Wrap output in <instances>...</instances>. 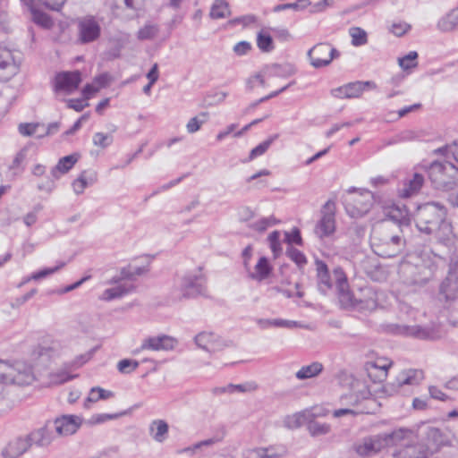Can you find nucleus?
<instances>
[{"label": "nucleus", "mask_w": 458, "mask_h": 458, "mask_svg": "<svg viewBox=\"0 0 458 458\" xmlns=\"http://www.w3.org/2000/svg\"><path fill=\"white\" fill-rule=\"evenodd\" d=\"M139 364L137 360L123 359L118 362L117 369L123 374H129L134 371L139 367Z\"/></svg>", "instance_id": "6e6d98bb"}, {"label": "nucleus", "mask_w": 458, "mask_h": 458, "mask_svg": "<svg viewBox=\"0 0 458 458\" xmlns=\"http://www.w3.org/2000/svg\"><path fill=\"white\" fill-rule=\"evenodd\" d=\"M38 127V123H21L19 132L23 136H31L36 132Z\"/></svg>", "instance_id": "69168bd1"}, {"label": "nucleus", "mask_w": 458, "mask_h": 458, "mask_svg": "<svg viewBox=\"0 0 458 458\" xmlns=\"http://www.w3.org/2000/svg\"><path fill=\"white\" fill-rule=\"evenodd\" d=\"M333 274L335 279L339 303L342 308L373 310L376 307V302L372 300L362 301L354 298L352 293L349 290L346 275L341 267L335 268Z\"/></svg>", "instance_id": "39448f33"}, {"label": "nucleus", "mask_w": 458, "mask_h": 458, "mask_svg": "<svg viewBox=\"0 0 458 458\" xmlns=\"http://www.w3.org/2000/svg\"><path fill=\"white\" fill-rule=\"evenodd\" d=\"M287 257L293 261L299 267H303L307 264V259L304 253L293 246L286 250Z\"/></svg>", "instance_id": "8fccbe9b"}, {"label": "nucleus", "mask_w": 458, "mask_h": 458, "mask_svg": "<svg viewBox=\"0 0 458 458\" xmlns=\"http://www.w3.org/2000/svg\"><path fill=\"white\" fill-rule=\"evenodd\" d=\"M230 14L229 4L225 0H214L209 13L212 19H223Z\"/></svg>", "instance_id": "2f4dec72"}, {"label": "nucleus", "mask_w": 458, "mask_h": 458, "mask_svg": "<svg viewBox=\"0 0 458 458\" xmlns=\"http://www.w3.org/2000/svg\"><path fill=\"white\" fill-rule=\"evenodd\" d=\"M311 5L310 0H297L295 3H287L277 4L273 8L274 13H279L284 10L293 9L294 11H302Z\"/></svg>", "instance_id": "79ce46f5"}, {"label": "nucleus", "mask_w": 458, "mask_h": 458, "mask_svg": "<svg viewBox=\"0 0 458 458\" xmlns=\"http://www.w3.org/2000/svg\"><path fill=\"white\" fill-rule=\"evenodd\" d=\"M81 82V72H63L55 76V89L56 91L62 90L67 93H71L78 89Z\"/></svg>", "instance_id": "f3484780"}, {"label": "nucleus", "mask_w": 458, "mask_h": 458, "mask_svg": "<svg viewBox=\"0 0 458 458\" xmlns=\"http://www.w3.org/2000/svg\"><path fill=\"white\" fill-rule=\"evenodd\" d=\"M369 396L370 392L368 389L364 388L359 392L342 395L341 400H348L347 403L355 406L358 405L361 400L369 399Z\"/></svg>", "instance_id": "c03bdc74"}, {"label": "nucleus", "mask_w": 458, "mask_h": 458, "mask_svg": "<svg viewBox=\"0 0 458 458\" xmlns=\"http://www.w3.org/2000/svg\"><path fill=\"white\" fill-rule=\"evenodd\" d=\"M158 27L153 24L145 25L138 31V38L140 40L152 39L158 34Z\"/></svg>", "instance_id": "603ef678"}, {"label": "nucleus", "mask_w": 458, "mask_h": 458, "mask_svg": "<svg viewBox=\"0 0 458 458\" xmlns=\"http://www.w3.org/2000/svg\"><path fill=\"white\" fill-rule=\"evenodd\" d=\"M207 279L204 274L201 273L200 268L198 272H188L182 278L179 285V290L182 293V298L194 299L199 296H206L207 293Z\"/></svg>", "instance_id": "0eeeda50"}, {"label": "nucleus", "mask_w": 458, "mask_h": 458, "mask_svg": "<svg viewBox=\"0 0 458 458\" xmlns=\"http://www.w3.org/2000/svg\"><path fill=\"white\" fill-rule=\"evenodd\" d=\"M55 430L52 422L47 421L43 427L31 431L29 435L30 445L45 447L51 444L55 438Z\"/></svg>", "instance_id": "6ab92c4d"}, {"label": "nucleus", "mask_w": 458, "mask_h": 458, "mask_svg": "<svg viewBox=\"0 0 458 458\" xmlns=\"http://www.w3.org/2000/svg\"><path fill=\"white\" fill-rule=\"evenodd\" d=\"M323 369V366L319 362H313L310 365L303 366L299 369L295 376L300 380L314 377L318 376Z\"/></svg>", "instance_id": "473e14b6"}, {"label": "nucleus", "mask_w": 458, "mask_h": 458, "mask_svg": "<svg viewBox=\"0 0 458 458\" xmlns=\"http://www.w3.org/2000/svg\"><path fill=\"white\" fill-rule=\"evenodd\" d=\"M216 442V440H215L214 438L203 440L192 445L191 446L182 449V451H180V454L188 456L204 455L205 454L202 453V450L206 447L213 445Z\"/></svg>", "instance_id": "f704fd0d"}, {"label": "nucleus", "mask_w": 458, "mask_h": 458, "mask_svg": "<svg viewBox=\"0 0 458 458\" xmlns=\"http://www.w3.org/2000/svg\"><path fill=\"white\" fill-rule=\"evenodd\" d=\"M308 57L314 68H322L339 57V51L328 43H318L308 51Z\"/></svg>", "instance_id": "9b49d317"}, {"label": "nucleus", "mask_w": 458, "mask_h": 458, "mask_svg": "<svg viewBox=\"0 0 458 458\" xmlns=\"http://www.w3.org/2000/svg\"><path fill=\"white\" fill-rule=\"evenodd\" d=\"M424 375L421 370L407 369L400 372L393 382L384 386V392L388 395L397 394H405L409 392V386H414L420 384Z\"/></svg>", "instance_id": "423d86ee"}, {"label": "nucleus", "mask_w": 458, "mask_h": 458, "mask_svg": "<svg viewBox=\"0 0 458 458\" xmlns=\"http://www.w3.org/2000/svg\"><path fill=\"white\" fill-rule=\"evenodd\" d=\"M257 45L262 52H270L274 49L272 37L264 30L258 33Z\"/></svg>", "instance_id": "a18cd8bd"}, {"label": "nucleus", "mask_w": 458, "mask_h": 458, "mask_svg": "<svg viewBox=\"0 0 458 458\" xmlns=\"http://www.w3.org/2000/svg\"><path fill=\"white\" fill-rule=\"evenodd\" d=\"M427 439L428 441L432 442L436 445V448H438L441 445H445L449 442L446 435L443 433L441 429L434 427L428 428Z\"/></svg>", "instance_id": "c9c22d12"}, {"label": "nucleus", "mask_w": 458, "mask_h": 458, "mask_svg": "<svg viewBox=\"0 0 458 458\" xmlns=\"http://www.w3.org/2000/svg\"><path fill=\"white\" fill-rule=\"evenodd\" d=\"M78 159V154H72L60 158L56 165H55L51 170L52 177L56 180L59 178L60 174H64L69 172L76 164Z\"/></svg>", "instance_id": "a878e982"}, {"label": "nucleus", "mask_w": 458, "mask_h": 458, "mask_svg": "<svg viewBox=\"0 0 458 458\" xmlns=\"http://www.w3.org/2000/svg\"><path fill=\"white\" fill-rule=\"evenodd\" d=\"M445 208L437 202H428L420 206L414 219L419 231L431 234L439 229L445 217Z\"/></svg>", "instance_id": "20e7f679"}, {"label": "nucleus", "mask_w": 458, "mask_h": 458, "mask_svg": "<svg viewBox=\"0 0 458 458\" xmlns=\"http://www.w3.org/2000/svg\"><path fill=\"white\" fill-rule=\"evenodd\" d=\"M310 420H314V416L311 414L310 411L305 410L287 416L284 419V423L286 428L293 429L305 424L308 425V422L310 421Z\"/></svg>", "instance_id": "bb28decb"}, {"label": "nucleus", "mask_w": 458, "mask_h": 458, "mask_svg": "<svg viewBox=\"0 0 458 458\" xmlns=\"http://www.w3.org/2000/svg\"><path fill=\"white\" fill-rule=\"evenodd\" d=\"M350 35L352 37V44L355 47L363 46L368 42L366 31L359 27L351 28Z\"/></svg>", "instance_id": "3c124183"}, {"label": "nucleus", "mask_w": 458, "mask_h": 458, "mask_svg": "<svg viewBox=\"0 0 458 458\" xmlns=\"http://www.w3.org/2000/svg\"><path fill=\"white\" fill-rule=\"evenodd\" d=\"M227 388L230 389V393H233L234 391H239V392H250V391H255L258 386L256 384L254 383H250V384H247V385H233V384H229L227 386Z\"/></svg>", "instance_id": "0e129e2a"}, {"label": "nucleus", "mask_w": 458, "mask_h": 458, "mask_svg": "<svg viewBox=\"0 0 458 458\" xmlns=\"http://www.w3.org/2000/svg\"><path fill=\"white\" fill-rule=\"evenodd\" d=\"M373 204V195L369 191H349V196L344 199V208L352 217H360L366 215Z\"/></svg>", "instance_id": "6e6552de"}, {"label": "nucleus", "mask_w": 458, "mask_h": 458, "mask_svg": "<svg viewBox=\"0 0 458 458\" xmlns=\"http://www.w3.org/2000/svg\"><path fill=\"white\" fill-rule=\"evenodd\" d=\"M410 30L411 25L406 22L393 23L390 28V31L397 37L403 36Z\"/></svg>", "instance_id": "e2e57ef3"}, {"label": "nucleus", "mask_w": 458, "mask_h": 458, "mask_svg": "<svg viewBox=\"0 0 458 458\" xmlns=\"http://www.w3.org/2000/svg\"><path fill=\"white\" fill-rule=\"evenodd\" d=\"M294 84V81H292L290 82L288 85L283 87L282 89H280L279 90H276V91H274L272 92L271 94H269L268 96H266L264 98H261L260 99L251 103L248 108L246 109V112L250 111V109H253L255 107H257L260 103L269 99V98H272L274 97H276L278 94H280L281 92H284L286 89H288L291 85Z\"/></svg>", "instance_id": "052dcab7"}, {"label": "nucleus", "mask_w": 458, "mask_h": 458, "mask_svg": "<svg viewBox=\"0 0 458 458\" xmlns=\"http://www.w3.org/2000/svg\"><path fill=\"white\" fill-rule=\"evenodd\" d=\"M394 223L384 222L377 225L371 235V246L373 251L379 257L390 259L398 256L405 247V240L401 233V227L409 225V219L403 217L396 219L394 216Z\"/></svg>", "instance_id": "f257e3e1"}, {"label": "nucleus", "mask_w": 458, "mask_h": 458, "mask_svg": "<svg viewBox=\"0 0 458 458\" xmlns=\"http://www.w3.org/2000/svg\"><path fill=\"white\" fill-rule=\"evenodd\" d=\"M366 87H375L371 81H354L332 89L331 93L338 98H359Z\"/></svg>", "instance_id": "a211bd4d"}, {"label": "nucleus", "mask_w": 458, "mask_h": 458, "mask_svg": "<svg viewBox=\"0 0 458 458\" xmlns=\"http://www.w3.org/2000/svg\"><path fill=\"white\" fill-rule=\"evenodd\" d=\"M65 265H66L65 262L59 261L58 264L55 267H54L44 268L42 270H39L38 272H35V273L31 274L30 275V278H32L35 281L43 279V278H45V277H47V276H48L57 272L58 270L63 268Z\"/></svg>", "instance_id": "864d4df0"}, {"label": "nucleus", "mask_w": 458, "mask_h": 458, "mask_svg": "<svg viewBox=\"0 0 458 458\" xmlns=\"http://www.w3.org/2000/svg\"><path fill=\"white\" fill-rule=\"evenodd\" d=\"M21 1L28 6H33L36 4H39L50 10L59 11L62 8V6L64 4L66 0H21Z\"/></svg>", "instance_id": "a19ab883"}, {"label": "nucleus", "mask_w": 458, "mask_h": 458, "mask_svg": "<svg viewBox=\"0 0 458 458\" xmlns=\"http://www.w3.org/2000/svg\"><path fill=\"white\" fill-rule=\"evenodd\" d=\"M317 277L319 291L326 294L327 291L332 288V282L329 273L318 275Z\"/></svg>", "instance_id": "bf43d9fd"}, {"label": "nucleus", "mask_w": 458, "mask_h": 458, "mask_svg": "<svg viewBox=\"0 0 458 458\" xmlns=\"http://www.w3.org/2000/svg\"><path fill=\"white\" fill-rule=\"evenodd\" d=\"M248 272L249 277H250L253 280L261 282L270 276L272 272V267L269 264L267 258L261 257L259 258L258 263L254 267V272H251L250 270Z\"/></svg>", "instance_id": "cd10ccee"}, {"label": "nucleus", "mask_w": 458, "mask_h": 458, "mask_svg": "<svg viewBox=\"0 0 458 458\" xmlns=\"http://www.w3.org/2000/svg\"><path fill=\"white\" fill-rule=\"evenodd\" d=\"M250 49L251 45L247 41H241L237 43L233 47L234 53L238 55H246Z\"/></svg>", "instance_id": "774afa93"}, {"label": "nucleus", "mask_w": 458, "mask_h": 458, "mask_svg": "<svg viewBox=\"0 0 458 458\" xmlns=\"http://www.w3.org/2000/svg\"><path fill=\"white\" fill-rule=\"evenodd\" d=\"M428 175L432 186L437 191H450L458 185V168L450 162L431 163Z\"/></svg>", "instance_id": "7ed1b4c3"}, {"label": "nucleus", "mask_w": 458, "mask_h": 458, "mask_svg": "<svg viewBox=\"0 0 458 458\" xmlns=\"http://www.w3.org/2000/svg\"><path fill=\"white\" fill-rule=\"evenodd\" d=\"M134 290L135 286L133 284H119L115 287L106 289L99 296V300L111 301L115 299H120Z\"/></svg>", "instance_id": "393cba45"}, {"label": "nucleus", "mask_w": 458, "mask_h": 458, "mask_svg": "<svg viewBox=\"0 0 458 458\" xmlns=\"http://www.w3.org/2000/svg\"><path fill=\"white\" fill-rule=\"evenodd\" d=\"M279 137L278 134L270 136L267 140L259 144L253 149H251L247 161H251L257 157L263 155L270 147V145Z\"/></svg>", "instance_id": "ea45409f"}, {"label": "nucleus", "mask_w": 458, "mask_h": 458, "mask_svg": "<svg viewBox=\"0 0 458 458\" xmlns=\"http://www.w3.org/2000/svg\"><path fill=\"white\" fill-rule=\"evenodd\" d=\"M178 344V340L171 335H160L144 339L135 352L143 350L151 351H173Z\"/></svg>", "instance_id": "4468645a"}, {"label": "nucleus", "mask_w": 458, "mask_h": 458, "mask_svg": "<svg viewBox=\"0 0 458 458\" xmlns=\"http://www.w3.org/2000/svg\"><path fill=\"white\" fill-rule=\"evenodd\" d=\"M36 379L31 365L25 361L16 360L9 363L0 360V393L2 385H14L19 386L31 385Z\"/></svg>", "instance_id": "f03ea898"}, {"label": "nucleus", "mask_w": 458, "mask_h": 458, "mask_svg": "<svg viewBox=\"0 0 458 458\" xmlns=\"http://www.w3.org/2000/svg\"><path fill=\"white\" fill-rule=\"evenodd\" d=\"M424 182L423 175L414 174L412 179L403 183V187L399 190L400 196L403 198H410L419 192Z\"/></svg>", "instance_id": "c85d7f7f"}, {"label": "nucleus", "mask_w": 458, "mask_h": 458, "mask_svg": "<svg viewBox=\"0 0 458 458\" xmlns=\"http://www.w3.org/2000/svg\"><path fill=\"white\" fill-rule=\"evenodd\" d=\"M113 142V137L103 132H97L93 136V144L102 148H107Z\"/></svg>", "instance_id": "4d7b16f0"}, {"label": "nucleus", "mask_w": 458, "mask_h": 458, "mask_svg": "<svg viewBox=\"0 0 458 458\" xmlns=\"http://www.w3.org/2000/svg\"><path fill=\"white\" fill-rule=\"evenodd\" d=\"M335 231V203L329 199L320 209V218L314 227V233L319 239L331 236Z\"/></svg>", "instance_id": "9d476101"}, {"label": "nucleus", "mask_w": 458, "mask_h": 458, "mask_svg": "<svg viewBox=\"0 0 458 458\" xmlns=\"http://www.w3.org/2000/svg\"><path fill=\"white\" fill-rule=\"evenodd\" d=\"M399 273L403 284L413 287L424 286L432 277L431 270L424 264L403 263L400 267Z\"/></svg>", "instance_id": "1a4fd4ad"}, {"label": "nucleus", "mask_w": 458, "mask_h": 458, "mask_svg": "<svg viewBox=\"0 0 458 458\" xmlns=\"http://www.w3.org/2000/svg\"><path fill=\"white\" fill-rule=\"evenodd\" d=\"M259 324L262 325L263 327L273 326L276 327L293 328L301 327L300 323L297 321L285 320L281 318L259 320Z\"/></svg>", "instance_id": "37998d69"}, {"label": "nucleus", "mask_w": 458, "mask_h": 458, "mask_svg": "<svg viewBox=\"0 0 458 458\" xmlns=\"http://www.w3.org/2000/svg\"><path fill=\"white\" fill-rule=\"evenodd\" d=\"M31 446L28 436L25 437H16L10 441L2 450V455L4 458H18L23 455Z\"/></svg>", "instance_id": "4be33fe9"}, {"label": "nucleus", "mask_w": 458, "mask_h": 458, "mask_svg": "<svg viewBox=\"0 0 458 458\" xmlns=\"http://www.w3.org/2000/svg\"><path fill=\"white\" fill-rule=\"evenodd\" d=\"M307 429L312 437L327 435L331 430V426L327 423H319L314 420L308 422Z\"/></svg>", "instance_id": "58836bf2"}, {"label": "nucleus", "mask_w": 458, "mask_h": 458, "mask_svg": "<svg viewBox=\"0 0 458 458\" xmlns=\"http://www.w3.org/2000/svg\"><path fill=\"white\" fill-rule=\"evenodd\" d=\"M82 423V419L76 415H63L56 418L52 425L55 434L60 437L74 434Z\"/></svg>", "instance_id": "dca6fc26"}, {"label": "nucleus", "mask_w": 458, "mask_h": 458, "mask_svg": "<svg viewBox=\"0 0 458 458\" xmlns=\"http://www.w3.org/2000/svg\"><path fill=\"white\" fill-rule=\"evenodd\" d=\"M381 435L386 447L392 445L409 446L413 443V431L409 428H401L391 433H383Z\"/></svg>", "instance_id": "aec40b11"}, {"label": "nucleus", "mask_w": 458, "mask_h": 458, "mask_svg": "<svg viewBox=\"0 0 458 458\" xmlns=\"http://www.w3.org/2000/svg\"><path fill=\"white\" fill-rule=\"evenodd\" d=\"M194 342L198 347L210 353L220 352L229 345L225 340L209 332H201L198 334L194 337Z\"/></svg>", "instance_id": "2eb2a0df"}, {"label": "nucleus", "mask_w": 458, "mask_h": 458, "mask_svg": "<svg viewBox=\"0 0 458 458\" xmlns=\"http://www.w3.org/2000/svg\"><path fill=\"white\" fill-rule=\"evenodd\" d=\"M387 330L393 334L396 335H413L420 339H429L431 338V333L420 326H403L397 324H391L387 326Z\"/></svg>", "instance_id": "5701e85b"}, {"label": "nucleus", "mask_w": 458, "mask_h": 458, "mask_svg": "<svg viewBox=\"0 0 458 458\" xmlns=\"http://www.w3.org/2000/svg\"><path fill=\"white\" fill-rule=\"evenodd\" d=\"M32 13V20L35 23L49 29L53 25L51 18L45 13L36 10L33 6H30Z\"/></svg>", "instance_id": "09e8293b"}, {"label": "nucleus", "mask_w": 458, "mask_h": 458, "mask_svg": "<svg viewBox=\"0 0 458 458\" xmlns=\"http://www.w3.org/2000/svg\"><path fill=\"white\" fill-rule=\"evenodd\" d=\"M440 294L444 295L446 301L454 300L458 296L457 277L448 274L440 285Z\"/></svg>", "instance_id": "c756f323"}, {"label": "nucleus", "mask_w": 458, "mask_h": 458, "mask_svg": "<svg viewBox=\"0 0 458 458\" xmlns=\"http://www.w3.org/2000/svg\"><path fill=\"white\" fill-rule=\"evenodd\" d=\"M386 448L381 434L362 438L353 445V449L360 456H373Z\"/></svg>", "instance_id": "ddd939ff"}, {"label": "nucleus", "mask_w": 458, "mask_h": 458, "mask_svg": "<svg viewBox=\"0 0 458 458\" xmlns=\"http://www.w3.org/2000/svg\"><path fill=\"white\" fill-rule=\"evenodd\" d=\"M269 73L276 77H290L296 72V69L293 64H272L269 68Z\"/></svg>", "instance_id": "e433bc0d"}, {"label": "nucleus", "mask_w": 458, "mask_h": 458, "mask_svg": "<svg viewBox=\"0 0 458 458\" xmlns=\"http://www.w3.org/2000/svg\"><path fill=\"white\" fill-rule=\"evenodd\" d=\"M69 370H72V369H68L66 367V363H65L63 369H60L56 372L51 373L49 375L51 383L55 384V385H60V384L65 383V382L74 378L76 376L70 375L68 373Z\"/></svg>", "instance_id": "49530a36"}, {"label": "nucleus", "mask_w": 458, "mask_h": 458, "mask_svg": "<svg viewBox=\"0 0 458 458\" xmlns=\"http://www.w3.org/2000/svg\"><path fill=\"white\" fill-rule=\"evenodd\" d=\"M169 426L164 420H155L149 425V435L158 443H163L168 437Z\"/></svg>", "instance_id": "7c9ffc66"}, {"label": "nucleus", "mask_w": 458, "mask_h": 458, "mask_svg": "<svg viewBox=\"0 0 458 458\" xmlns=\"http://www.w3.org/2000/svg\"><path fill=\"white\" fill-rule=\"evenodd\" d=\"M428 392L430 396L433 399L440 400V401H447L450 399L448 395L443 393L437 386H431L428 388Z\"/></svg>", "instance_id": "338daca9"}, {"label": "nucleus", "mask_w": 458, "mask_h": 458, "mask_svg": "<svg viewBox=\"0 0 458 458\" xmlns=\"http://www.w3.org/2000/svg\"><path fill=\"white\" fill-rule=\"evenodd\" d=\"M86 172L83 171L81 175L73 182L72 187L76 194H81L83 192L84 189L88 186V182L86 179Z\"/></svg>", "instance_id": "680f3d73"}, {"label": "nucleus", "mask_w": 458, "mask_h": 458, "mask_svg": "<svg viewBox=\"0 0 458 458\" xmlns=\"http://www.w3.org/2000/svg\"><path fill=\"white\" fill-rule=\"evenodd\" d=\"M77 28L78 40L81 44L93 42L100 37V25L93 16H85L79 19Z\"/></svg>", "instance_id": "f8f14e48"}, {"label": "nucleus", "mask_w": 458, "mask_h": 458, "mask_svg": "<svg viewBox=\"0 0 458 458\" xmlns=\"http://www.w3.org/2000/svg\"><path fill=\"white\" fill-rule=\"evenodd\" d=\"M99 349V345H97L90 349L89 352L83 354H80L74 358L71 362L66 363V367L71 369H75L81 367L83 364L92 359L95 352Z\"/></svg>", "instance_id": "4c0bfd02"}, {"label": "nucleus", "mask_w": 458, "mask_h": 458, "mask_svg": "<svg viewBox=\"0 0 458 458\" xmlns=\"http://www.w3.org/2000/svg\"><path fill=\"white\" fill-rule=\"evenodd\" d=\"M417 58L418 53L416 51H411L406 55L398 58V64L403 71H408L418 66Z\"/></svg>", "instance_id": "de8ad7c7"}, {"label": "nucleus", "mask_w": 458, "mask_h": 458, "mask_svg": "<svg viewBox=\"0 0 458 458\" xmlns=\"http://www.w3.org/2000/svg\"><path fill=\"white\" fill-rule=\"evenodd\" d=\"M284 242L289 244L303 245L301 231L297 227H293L291 232H284Z\"/></svg>", "instance_id": "5fc2aeb1"}, {"label": "nucleus", "mask_w": 458, "mask_h": 458, "mask_svg": "<svg viewBox=\"0 0 458 458\" xmlns=\"http://www.w3.org/2000/svg\"><path fill=\"white\" fill-rule=\"evenodd\" d=\"M114 395V394L112 391L103 389L99 386L92 387L89 391V396L84 403V406L89 408V403H96L98 400L109 399Z\"/></svg>", "instance_id": "72a5a7b5"}, {"label": "nucleus", "mask_w": 458, "mask_h": 458, "mask_svg": "<svg viewBox=\"0 0 458 458\" xmlns=\"http://www.w3.org/2000/svg\"><path fill=\"white\" fill-rule=\"evenodd\" d=\"M437 30L451 33L458 30V5L443 15L437 22Z\"/></svg>", "instance_id": "b1692460"}, {"label": "nucleus", "mask_w": 458, "mask_h": 458, "mask_svg": "<svg viewBox=\"0 0 458 458\" xmlns=\"http://www.w3.org/2000/svg\"><path fill=\"white\" fill-rule=\"evenodd\" d=\"M200 116H202L203 119L200 120L198 116H195L188 122L186 128L189 133H194L200 129L201 125L206 122L208 114L201 113Z\"/></svg>", "instance_id": "13d9d810"}, {"label": "nucleus", "mask_w": 458, "mask_h": 458, "mask_svg": "<svg viewBox=\"0 0 458 458\" xmlns=\"http://www.w3.org/2000/svg\"><path fill=\"white\" fill-rule=\"evenodd\" d=\"M18 72L11 50L0 47V81H8Z\"/></svg>", "instance_id": "412c9836"}]
</instances>
